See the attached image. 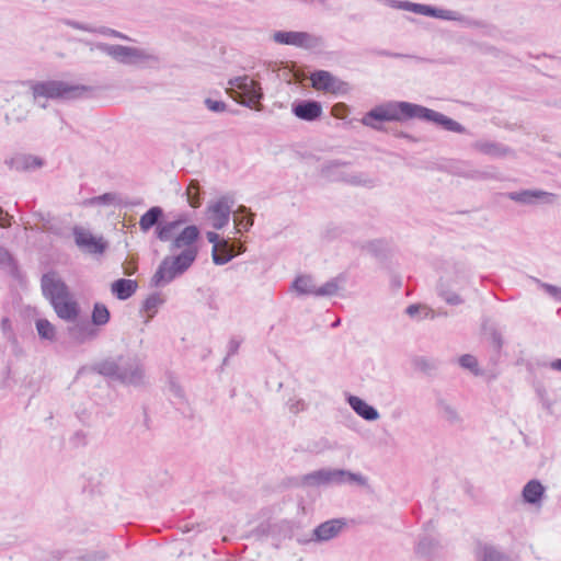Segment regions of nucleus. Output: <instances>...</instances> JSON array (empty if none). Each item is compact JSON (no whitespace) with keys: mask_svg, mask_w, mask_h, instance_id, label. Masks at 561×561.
<instances>
[{"mask_svg":"<svg viewBox=\"0 0 561 561\" xmlns=\"http://www.w3.org/2000/svg\"><path fill=\"white\" fill-rule=\"evenodd\" d=\"M413 118L433 123L447 131L457 134L467 131L465 126L443 113L407 101H387L376 105L363 116L360 122L367 127L382 131L385 122H405Z\"/></svg>","mask_w":561,"mask_h":561,"instance_id":"1","label":"nucleus"},{"mask_svg":"<svg viewBox=\"0 0 561 561\" xmlns=\"http://www.w3.org/2000/svg\"><path fill=\"white\" fill-rule=\"evenodd\" d=\"M201 230L195 225L186 226L171 242L170 251L184 248L179 254L165 256L150 279L151 287H160L183 275L195 262L198 249L194 245Z\"/></svg>","mask_w":561,"mask_h":561,"instance_id":"2","label":"nucleus"},{"mask_svg":"<svg viewBox=\"0 0 561 561\" xmlns=\"http://www.w3.org/2000/svg\"><path fill=\"white\" fill-rule=\"evenodd\" d=\"M92 370L125 386L141 387L146 383L145 366L137 356L106 358L95 363Z\"/></svg>","mask_w":561,"mask_h":561,"instance_id":"3","label":"nucleus"},{"mask_svg":"<svg viewBox=\"0 0 561 561\" xmlns=\"http://www.w3.org/2000/svg\"><path fill=\"white\" fill-rule=\"evenodd\" d=\"M27 85L34 100L44 98L47 100L75 101L79 99H89L93 95L94 88L85 84H72L61 80L22 82Z\"/></svg>","mask_w":561,"mask_h":561,"instance_id":"4","label":"nucleus"},{"mask_svg":"<svg viewBox=\"0 0 561 561\" xmlns=\"http://www.w3.org/2000/svg\"><path fill=\"white\" fill-rule=\"evenodd\" d=\"M301 483L307 486L357 484L367 485V478L362 473L352 472L346 469L321 468L309 472L301 478Z\"/></svg>","mask_w":561,"mask_h":561,"instance_id":"5","label":"nucleus"},{"mask_svg":"<svg viewBox=\"0 0 561 561\" xmlns=\"http://www.w3.org/2000/svg\"><path fill=\"white\" fill-rule=\"evenodd\" d=\"M85 45L90 46V50L93 51L94 49H98L107 56L112 57L114 60H116L119 64L123 65H138L147 60H157V57L147 53L144 49L137 48V47H129V46H123V45H114V44H107V43H91L85 42Z\"/></svg>","mask_w":561,"mask_h":561,"instance_id":"6","label":"nucleus"},{"mask_svg":"<svg viewBox=\"0 0 561 561\" xmlns=\"http://www.w3.org/2000/svg\"><path fill=\"white\" fill-rule=\"evenodd\" d=\"M351 162L342 160H329L320 169L322 178L331 182H343L354 186H371L373 180L365 173H347L341 170L342 167L350 165Z\"/></svg>","mask_w":561,"mask_h":561,"instance_id":"7","label":"nucleus"},{"mask_svg":"<svg viewBox=\"0 0 561 561\" xmlns=\"http://www.w3.org/2000/svg\"><path fill=\"white\" fill-rule=\"evenodd\" d=\"M273 39L282 45H291L305 49H313L322 44V38L301 31H277Z\"/></svg>","mask_w":561,"mask_h":561,"instance_id":"8","label":"nucleus"},{"mask_svg":"<svg viewBox=\"0 0 561 561\" xmlns=\"http://www.w3.org/2000/svg\"><path fill=\"white\" fill-rule=\"evenodd\" d=\"M227 93L239 104L248 108H255V103L260 102L264 94L259 81L251 79L242 82L239 90L227 89Z\"/></svg>","mask_w":561,"mask_h":561,"instance_id":"9","label":"nucleus"},{"mask_svg":"<svg viewBox=\"0 0 561 561\" xmlns=\"http://www.w3.org/2000/svg\"><path fill=\"white\" fill-rule=\"evenodd\" d=\"M312 87L318 91L325 93H345L348 89V84L341 79L333 76L327 70H316L310 75Z\"/></svg>","mask_w":561,"mask_h":561,"instance_id":"10","label":"nucleus"},{"mask_svg":"<svg viewBox=\"0 0 561 561\" xmlns=\"http://www.w3.org/2000/svg\"><path fill=\"white\" fill-rule=\"evenodd\" d=\"M41 286L44 297L49 300L50 305L61 298H67L69 294L67 285L62 279L57 277L54 271L43 274Z\"/></svg>","mask_w":561,"mask_h":561,"instance_id":"11","label":"nucleus"},{"mask_svg":"<svg viewBox=\"0 0 561 561\" xmlns=\"http://www.w3.org/2000/svg\"><path fill=\"white\" fill-rule=\"evenodd\" d=\"M234 204V198L231 195H224L217 199L216 203L208 206L210 214L211 225L215 229L220 230L226 227L230 220L232 213L231 208Z\"/></svg>","mask_w":561,"mask_h":561,"instance_id":"12","label":"nucleus"},{"mask_svg":"<svg viewBox=\"0 0 561 561\" xmlns=\"http://www.w3.org/2000/svg\"><path fill=\"white\" fill-rule=\"evenodd\" d=\"M412 12L425 16H431L435 19L446 20V21H458L460 23L467 25H476V22H471L469 18L462 15L461 13L453 10L439 9L430 4L414 3L412 8Z\"/></svg>","mask_w":561,"mask_h":561,"instance_id":"13","label":"nucleus"},{"mask_svg":"<svg viewBox=\"0 0 561 561\" xmlns=\"http://www.w3.org/2000/svg\"><path fill=\"white\" fill-rule=\"evenodd\" d=\"M75 242L78 248L92 253L102 254L107 248V243L102 237L98 238L93 236L89 230H85L79 226L73 228Z\"/></svg>","mask_w":561,"mask_h":561,"instance_id":"14","label":"nucleus"},{"mask_svg":"<svg viewBox=\"0 0 561 561\" xmlns=\"http://www.w3.org/2000/svg\"><path fill=\"white\" fill-rule=\"evenodd\" d=\"M347 526L345 518H332L318 525L311 535V540L316 542H325L336 538Z\"/></svg>","mask_w":561,"mask_h":561,"instance_id":"15","label":"nucleus"},{"mask_svg":"<svg viewBox=\"0 0 561 561\" xmlns=\"http://www.w3.org/2000/svg\"><path fill=\"white\" fill-rule=\"evenodd\" d=\"M291 112L301 121L314 122L321 117L323 110L319 101L300 100L293 103Z\"/></svg>","mask_w":561,"mask_h":561,"instance_id":"16","label":"nucleus"},{"mask_svg":"<svg viewBox=\"0 0 561 561\" xmlns=\"http://www.w3.org/2000/svg\"><path fill=\"white\" fill-rule=\"evenodd\" d=\"M507 197L511 201L524 205H533L537 201H541L546 204H552L556 199V194L541 190H523L518 192H510L507 193Z\"/></svg>","mask_w":561,"mask_h":561,"instance_id":"17","label":"nucleus"},{"mask_svg":"<svg viewBox=\"0 0 561 561\" xmlns=\"http://www.w3.org/2000/svg\"><path fill=\"white\" fill-rule=\"evenodd\" d=\"M69 337L77 344L94 341L100 335V329L94 328L89 321L82 320L67 329Z\"/></svg>","mask_w":561,"mask_h":561,"instance_id":"18","label":"nucleus"},{"mask_svg":"<svg viewBox=\"0 0 561 561\" xmlns=\"http://www.w3.org/2000/svg\"><path fill=\"white\" fill-rule=\"evenodd\" d=\"M51 306L58 318L68 322L77 321L80 314L79 304L71 299L69 294L67 298H61L60 300L53 302Z\"/></svg>","mask_w":561,"mask_h":561,"instance_id":"19","label":"nucleus"},{"mask_svg":"<svg viewBox=\"0 0 561 561\" xmlns=\"http://www.w3.org/2000/svg\"><path fill=\"white\" fill-rule=\"evenodd\" d=\"M352 410L365 421L374 422L380 417L378 410L356 396H348L346 399Z\"/></svg>","mask_w":561,"mask_h":561,"instance_id":"20","label":"nucleus"},{"mask_svg":"<svg viewBox=\"0 0 561 561\" xmlns=\"http://www.w3.org/2000/svg\"><path fill=\"white\" fill-rule=\"evenodd\" d=\"M164 222L163 208L161 206H152L140 216L139 228L142 232L146 233L153 227L158 229V227L164 225Z\"/></svg>","mask_w":561,"mask_h":561,"instance_id":"21","label":"nucleus"},{"mask_svg":"<svg viewBox=\"0 0 561 561\" xmlns=\"http://www.w3.org/2000/svg\"><path fill=\"white\" fill-rule=\"evenodd\" d=\"M232 214L236 232H248L254 224L255 214L244 205H239Z\"/></svg>","mask_w":561,"mask_h":561,"instance_id":"22","label":"nucleus"},{"mask_svg":"<svg viewBox=\"0 0 561 561\" xmlns=\"http://www.w3.org/2000/svg\"><path fill=\"white\" fill-rule=\"evenodd\" d=\"M411 365L414 370L420 371L427 377H435L440 367V360L427 356L415 355L411 358Z\"/></svg>","mask_w":561,"mask_h":561,"instance_id":"23","label":"nucleus"},{"mask_svg":"<svg viewBox=\"0 0 561 561\" xmlns=\"http://www.w3.org/2000/svg\"><path fill=\"white\" fill-rule=\"evenodd\" d=\"M137 288L138 283L135 279L118 278L111 284V291L118 300L129 299Z\"/></svg>","mask_w":561,"mask_h":561,"instance_id":"24","label":"nucleus"},{"mask_svg":"<svg viewBox=\"0 0 561 561\" xmlns=\"http://www.w3.org/2000/svg\"><path fill=\"white\" fill-rule=\"evenodd\" d=\"M545 486L539 480L533 479L528 481L522 491V496L525 503L536 505L539 504L545 494Z\"/></svg>","mask_w":561,"mask_h":561,"instance_id":"25","label":"nucleus"},{"mask_svg":"<svg viewBox=\"0 0 561 561\" xmlns=\"http://www.w3.org/2000/svg\"><path fill=\"white\" fill-rule=\"evenodd\" d=\"M188 221V217L184 214L179 215L176 219L171 221H165L164 225L159 226L158 229H154V236L158 240L162 242L170 241L172 238V233L182 225Z\"/></svg>","mask_w":561,"mask_h":561,"instance_id":"26","label":"nucleus"},{"mask_svg":"<svg viewBox=\"0 0 561 561\" xmlns=\"http://www.w3.org/2000/svg\"><path fill=\"white\" fill-rule=\"evenodd\" d=\"M473 148L483 154L495 158L505 157L512 151L507 146L496 141L479 140L473 144Z\"/></svg>","mask_w":561,"mask_h":561,"instance_id":"27","label":"nucleus"},{"mask_svg":"<svg viewBox=\"0 0 561 561\" xmlns=\"http://www.w3.org/2000/svg\"><path fill=\"white\" fill-rule=\"evenodd\" d=\"M437 295L450 306H458L463 302V299L456 293L454 286L444 278H440L437 284Z\"/></svg>","mask_w":561,"mask_h":561,"instance_id":"28","label":"nucleus"},{"mask_svg":"<svg viewBox=\"0 0 561 561\" xmlns=\"http://www.w3.org/2000/svg\"><path fill=\"white\" fill-rule=\"evenodd\" d=\"M438 549L439 542L434 537L423 535L415 546V553L424 558H432L437 553Z\"/></svg>","mask_w":561,"mask_h":561,"instance_id":"29","label":"nucleus"},{"mask_svg":"<svg viewBox=\"0 0 561 561\" xmlns=\"http://www.w3.org/2000/svg\"><path fill=\"white\" fill-rule=\"evenodd\" d=\"M0 268L7 271L14 279H20L22 277L16 259L5 248L0 252Z\"/></svg>","mask_w":561,"mask_h":561,"instance_id":"30","label":"nucleus"},{"mask_svg":"<svg viewBox=\"0 0 561 561\" xmlns=\"http://www.w3.org/2000/svg\"><path fill=\"white\" fill-rule=\"evenodd\" d=\"M229 240H222L219 247H213L211 257L216 265H225L230 262L237 252L228 247Z\"/></svg>","mask_w":561,"mask_h":561,"instance_id":"31","label":"nucleus"},{"mask_svg":"<svg viewBox=\"0 0 561 561\" xmlns=\"http://www.w3.org/2000/svg\"><path fill=\"white\" fill-rule=\"evenodd\" d=\"M12 167L18 171H31L43 165V160L32 154H22L11 161Z\"/></svg>","mask_w":561,"mask_h":561,"instance_id":"32","label":"nucleus"},{"mask_svg":"<svg viewBox=\"0 0 561 561\" xmlns=\"http://www.w3.org/2000/svg\"><path fill=\"white\" fill-rule=\"evenodd\" d=\"M111 320V312L108 308L102 302H94L92 311H91V320L90 323L94 328H100L106 325Z\"/></svg>","mask_w":561,"mask_h":561,"instance_id":"33","label":"nucleus"},{"mask_svg":"<svg viewBox=\"0 0 561 561\" xmlns=\"http://www.w3.org/2000/svg\"><path fill=\"white\" fill-rule=\"evenodd\" d=\"M30 113L28 104L26 101H19L11 112L4 115L7 125L11 123H23L27 119Z\"/></svg>","mask_w":561,"mask_h":561,"instance_id":"34","label":"nucleus"},{"mask_svg":"<svg viewBox=\"0 0 561 561\" xmlns=\"http://www.w3.org/2000/svg\"><path fill=\"white\" fill-rule=\"evenodd\" d=\"M293 289L296 290L299 295H314L317 291V287L313 284L312 277L310 275H301L295 278L291 285Z\"/></svg>","mask_w":561,"mask_h":561,"instance_id":"35","label":"nucleus"},{"mask_svg":"<svg viewBox=\"0 0 561 561\" xmlns=\"http://www.w3.org/2000/svg\"><path fill=\"white\" fill-rule=\"evenodd\" d=\"M185 194L191 207L197 208L201 206L204 192L197 180H192L188 183Z\"/></svg>","mask_w":561,"mask_h":561,"instance_id":"36","label":"nucleus"},{"mask_svg":"<svg viewBox=\"0 0 561 561\" xmlns=\"http://www.w3.org/2000/svg\"><path fill=\"white\" fill-rule=\"evenodd\" d=\"M477 561H512L511 558L497 550L493 546L484 545L481 548L480 557Z\"/></svg>","mask_w":561,"mask_h":561,"instance_id":"37","label":"nucleus"},{"mask_svg":"<svg viewBox=\"0 0 561 561\" xmlns=\"http://www.w3.org/2000/svg\"><path fill=\"white\" fill-rule=\"evenodd\" d=\"M37 334L42 340L55 341L56 329L47 319H37L35 321Z\"/></svg>","mask_w":561,"mask_h":561,"instance_id":"38","label":"nucleus"},{"mask_svg":"<svg viewBox=\"0 0 561 561\" xmlns=\"http://www.w3.org/2000/svg\"><path fill=\"white\" fill-rule=\"evenodd\" d=\"M405 313L411 318H416V317H419L420 319H423V318L434 319L435 318L434 311L432 309H430L428 307L421 305V304H412V305L408 306L405 309Z\"/></svg>","mask_w":561,"mask_h":561,"instance_id":"39","label":"nucleus"},{"mask_svg":"<svg viewBox=\"0 0 561 561\" xmlns=\"http://www.w3.org/2000/svg\"><path fill=\"white\" fill-rule=\"evenodd\" d=\"M439 411L443 413L445 420L449 423L455 424L460 421V417L454 407H451L446 400L439 398L436 401Z\"/></svg>","mask_w":561,"mask_h":561,"instance_id":"40","label":"nucleus"},{"mask_svg":"<svg viewBox=\"0 0 561 561\" xmlns=\"http://www.w3.org/2000/svg\"><path fill=\"white\" fill-rule=\"evenodd\" d=\"M458 364L463 369L470 370L474 376H481L482 370L479 367L478 359L471 354H463L458 358Z\"/></svg>","mask_w":561,"mask_h":561,"instance_id":"41","label":"nucleus"},{"mask_svg":"<svg viewBox=\"0 0 561 561\" xmlns=\"http://www.w3.org/2000/svg\"><path fill=\"white\" fill-rule=\"evenodd\" d=\"M362 249L367 250L376 257H380L385 255L387 244L382 239H375L367 241L365 244L362 245Z\"/></svg>","mask_w":561,"mask_h":561,"instance_id":"42","label":"nucleus"},{"mask_svg":"<svg viewBox=\"0 0 561 561\" xmlns=\"http://www.w3.org/2000/svg\"><path fill=\"white\" fill-rule=\"evenodd\" d=\"M339 278H332L329 282H327L324 285L317 287L316 296L318 297H331L336 295L339 291Z\"/></svg>","mask_w":561,"mask_h":561,"instance_id":"43","label":"nucleus"},{"mask_svg":"<svg viewBox=\"0 0 561 561\" xmlns=\"http://www.w3.org/2000/svg\"><path fill=\"white\" fill-rule=\"evenodd\" d=\"M164 304V299L159 293L149 295L142 302L141 310L146 312H156L157 308Z\"/></svg>","mask_w":561,"mask_h":561,"instance_id":"44","label":"nucleus"},{"mask_svg":"<svg viewBox=\"0 0 561 561\" xmlns=\"http://www.w3.org/2000/svg\"><path fill=\"white\" fill-rule=\"evenodd\" d=\"M119 195L117 193H104L102 195L93 197L90 202L96 205H115L118 206Z\"/></svg>","mask_w":561,"mask_h":561,"instance_id":"45","label":"nucleus"},{"mask_svg":"<svg viewBox=\"0 0 561 561\" xmlns=\"http://www.w3.org/2000/svg\"><path fill=\"white\" fill-rule=\"evenodd\" d=\"M371 53L376 54L378 56H385V57H390V58L415 59L419 62L426 61V59L422 58V57H417V56H413V55H409V54L392 53V51L386 50V49H373Z\"/></svg>","mask_w":561,"mask_h":561,"instance_id":"46","label":"nucleus"},{"mask_svg":"<svg viewBox=\"0 0 561 561\" xmlns=\"http://www.w3.org/2000/svg\"><path fill=\"white\" fill-rule=\"evenodd\" d=\"M205 106L214 113H222L227 110V104L224 101L213 100L207 98L204 100Z\"/></svg>","mask_w":561,"mask_h":561,"instance_id":"47","label":"nucleus"},{"mask_svg":"<svg viewBox=\"0 0 561 561\" xmlns=\"http://www.w3.org/2000/svg\"><path fill=\"white\" fill-rule=\"evenodd\" d=\"M455 271L457 274L455 283L458 285L457 288H460L468 283V270L465 264H456Z\"/></svg>","mask_w":561,"mask_h":561,"instance_id":"48","label":"nucleus"},{"mask_svg":"<svg viewBox=\"0 0 561 561\" xmlns=\"http://www.w3.org/2000/svg\"><path fill=\"white\" fill-rule=\"evenodd\" d=\"M95 33H99L101 35H105V36H110V37H115V38H119V39H123V41H130V38L116 31V30H113L111 27H107V26H100V27H96V32Z\"/></svg>","mask_w":561,"mask_h":561,"instance_id":"49","label":"nucleus"},{"mask_svg":"<svg viewBox=\"0 0 561 561\" xmlns=\"http://www.w3.org/2000/svg\"><path fill=\"white\" fill-rule=\"evenodd\" d=\"M43 230L57 237L64 236V228L55 218L48 225H44Z\"/></svg>","mask_w":561,"mask_h":561,"instance_id":"50","label":"nucleus"},{"mask_svg":"<svg viewBox=\"0 0 561 561\" xmlns=\"http://www.w3.org/2000/svg\"><path fill=\"white\" fill-rule=\"evenodd\" d=\"M107 558V553L103 550L93 551L87 554L79 557L78 559L81 561H104Z\"/></svg>","mask_w":561,"mask_h":561,"instance_id":"51","label":"nucleus"},{"mask_svg":"<svg viewBox=\"0 0 561 561\" xmlns=\"http://www.w3.org/2000/svg\"><path fill=\"white\" fill-rule=\"evenodd\" d=\"M142 204H144V199L140 197L130 199L128 197H123L122 195H119L118 207H121V208H131L134 206H139Z\"/></svg>","mask_w":561,"mask_h":561,"instance_id":"52","label":"nucleus"},{"mask_svg":"<svg viewBox=\"0 0 561 561\" xmlns=\"http://www.w3.org/2000/svg\"><path fill=\"white\" fill-rule=\"evenodd\" d=\"M66 24L72 28H76V30H80V31H85V32H90V33H95L96 32V27H92L88 24H84V23H81V22H78V21H73V20H67L66 21Z\"/></svg>","mask_w":561,"mask_h":561,"instance_id":"53","label":"nucleus"},{"mask_svg":"<svg viewBox=\"0 0 561 561\" xmlns=\"http://www.w3.org/2000/svg\"><path fill=\"white\" fill-rule=\"evenodd\" d=\"M491 340L495 351L500 352L504 343L501 332H499L496 329H492Z\"/></svg>","mask_w":561,"mask_h":561,"instance_id":"54","label":"nucleus"},{"mask_svg":"<svg viewBox=\"0 0 561 561\" xmlns=\"http://www.w3.org/2000/svg\"><path fill=\"white\" fill-rule=\"evenodd\" d=\"M240 344H241V341L232 337L230 341H229V344H228V353H227V356L225 357L224 359V363L227 362L228 357L229 356H232L234 354L238 353L239 351V347H240Z\"/></svg>","mask_w":561,"mask_h":561,"instance_id":"55","label":"nucleus"},{"mask_svg":"<svg viewBox=\"0 0 561 561\" xmlns=\"http://www.w3.org/2000/svg\"><path fill=\"white\" fill-rule=\"evenodd\" d=\"M289 411L294 414L299 413L306 409V403L304 400L288 401Z\"/></svg>","mask_w":561,"mask_h":561,"instance_id":"56","label":"nucleus"},{"mask_svg":"<svg viewBox=\"0 0 561 561\" xmlns=\"http://www.w3.org/2000/svg\"><path fill=\"white\" fill-rule=\"evenodd\" d=\"M413 4H414V2H410V1H399V0H393L392 1V7L393 8L405 10V11H410V12H412V10H413L412 9Z\"/></svg>","mask_w":561,"mask_h":561,"instance_id":"57","label":"nucleus"},{"mask_svg":"<svg viewBox=\"0 0 561 561\" xmlns=\"http://www.w3.org/2000/svg\"><path fill=\"white\" fill-rule=\"evenodd\" d=\"M33 216L41 222H43V226L44 225H48L50 222V220H53V216L50 213H42V211H36L33 214Z\"/></svg>","mask_w":561,"mask_h":561,"instance_id":"58","label":"nucleus"},{"mask_svg":"<svg viewBox=\"0 0 561 561\" xmlns=\"http://www.w3.org/2000/svg\"><path fill=\"white\" fill-rule=\"evenodd\" d=\"M4 216L0 219V227L1 228H9L12 225L13 217L9 215L8 213H4L3 208L0 207V215Z\"/></svg>","mask_w":561,"mask_h":561,"instance_id":"59","label":"nucleus"},{"mask_svg":"<svg viewBox=\"0 0 561 561\" xmlns=\"http://www.w3.org/2000/svg\"><path fill=\"white\" fill-rule=\"evenodd\" d=\"M248 80V76H240V77H233L229 79L228 84L231 87L230 89L237 88L236 90H239L242 82Z\"/></svg>","mask_w":561,"mask_h":561,"instance_id":"60","label":"nucleus"},{"mask_svg":"<svg viewBox=\"0 0 561 561\" xmlns=\"http://www.w3.org/2000/svg\"><path fill=\"white\" fill-rule=\"evenodd\" d=\"M346 111H347V105L344 103H337L332 108L333 115L339 118H343L344 112H346Z\"/></svg>","mask_w":561,"mask_h":561,"instance_id":"61","label":"nucleus"},{"mask_svg":"<svg viewBox=\"0 0 561 561\" xmlns=\"http://www.w3.org/2000/svg\"><path fill=\"white\" fill-rule=\"evenodd\" d=\"M227 240H229L228 247L230 249H232L233 251H236L237 255L244 251V247L242 245V243L239 240L230 239V238H228Z\"/></svg>","mask_w":561,"mask_h":561,"instance_id":"62","label":"nucleus"},{"mask_svg":"<svg viewBox=\"0 0 561 561\" xmlns=\"http://www.w3.org/2000/svg\"><path fill=\"white\" fill-rule=\"evenodd\" d=\"M206 238H207L208 242L214 244V247L220 245V243L222 241V239H220V236L214 231H208L206 233Z\"/></svg>","mask_w":561,"mask_h":561,"instance_id":"63","label":"nucleus"},{"mask_svg":"<svg viewBox=\"0 0 561 561\" xmlns=\"http://www.w3.org/2000/svg\"><path fill=\"white\" fill-rule=\"evenodd\" d=\"M541 286L545 288V290H546L549 295H551V296H553V297H556V298H558V296L560 295V291H561V288H560V287H557V286H554V285L547 284V283H543Z\"/></svg>","mask_w":561,"mask_h":561,"instance_id":"64","label":"nucleus"}]
</instances>
